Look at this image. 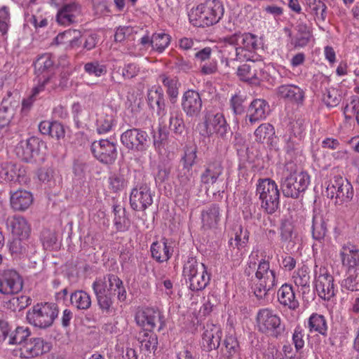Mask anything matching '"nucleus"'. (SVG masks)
<instances>
[{
	"label": "nucleus",
	"instance_id": "f257e3e1",
	"mask_svg": "<svg viewBox=\"0 0 359 359\" xmlns=\"http://www.w3.org/2000/svg\"><path fill=\"white\" fill-rule=\"evenodd\" d=\"M224 12L223 4L219 0H206L191 11L189 18L196 27H210L217 24Z\"/></svg>",
	"mask_w": 359,
	"mask_h": 359
},
{
	"label": "nucleus",
	"instance_id": "f03ea898",
	"mask_svg": "<svg viewBox=\"0 0 359 359\" xmlns=\"http://www.w3.org/2000/svg\"><path fill=\"white\" fill-rule=\"evenodd\" d=\"M277 285L276 271L270 269L269 262L259 261L255 278L251 279V289L258 299H263Z\"/></svg>",
	"mask_w": 359,
	"mask_h": 359
},
{
	"label": "nucleus",
	"instance_id": "7ed1b4c3",
	"mask_svg": "<svg viewBox=\"0 0 359 359\" xmlns=\"http://www.w3.org/2000/svg\"><path fill=\"white\" fill-rule=\"evenodd\" d=\"M256 195L259 196L261 208L268 215L275 213L280 207V191L278 184L270 178L259 179Z\"/></svg>",
	"mask_w": 359,
	"mask_h": 359
},
{
	"label": "nucleus",
	"instance_id": "20e7f679",
	"mask_svg": "<svg viewBox=\"0 0 359 359\" xmlns=\"http://www.w3.org/2000/svg\"><path fill=\"white\" fill-rule=\"evenodd\" d=\"M183 275L189 287L194 292L201 291L208 285L210 276L203 263L198 262L195 257H189L184 264Z\"/></svg>",
	"mask_w": 359,
	"mask_h": 359
},
{
	"label": "nucleus",
	"instance_id": "39448f33",
	"mask_svg": "<svg viewBox=\"0 0 359 359\" xmlns=\"http://www.w3.org/2000/svg\"><path fill=\"white\" fill-rule=\"evenodd\" d=\"M59 313L56 304L41 302L34 305L26 314L27 322L34 327L46 329L50 327L57 318Z\"/></svg>",
	"mask_w": 359,
	"mask_h": 359
},
{
	"label": "nucleus",
	"instance_id": "423d86ee",
	"mask_svg": "<svg viewBox=\"0 0 359 359\" xmlns=\"http://www.w3.org/2000/svg\"><path fill=\"white\" fill-rule=\"evenodd\" d=\"M256 320L259 331L271 337L278 338L285 330L280 316L271 309H260Z\"/></svg>",
	"mask_w": 359,
	"mask_h": 359
},
{
	"label": "nucleus",
	"instance_id": "0eeeda50",
	"mask_svg": "<svg viewBox=\"0 0 359 359\" xmlns=\"http://www.w3.org/2000/svg\"><path fill=\"white\" fill-rule=\"evenodd\" d=\"M200 127V134L204 137H210L216 134L218 137L226 140L232 135L230 126L221 113L208 114Z\"/></svg>",
	"mask_w": 359,
	"mask_h": 359
},
{
	"label": "nucleus",
	"instance_id": "6e6552de",
	"mask_svg": "<svg viewBox=\"0 0 359 359\" xmlns=\"http://www.w3.org/2000/svg\"><path fill=\"white\" fill-rule=\"evenodd\" d=\"M309 180V175L304 172H291L287 176L283 177L280 188L283 195L287 198H299L307 189Z\"/></svg>",
	"mask_w": 359,
	"mask_h": 359
},
{
	"label": "nucleus",
	"instance_id": "1a4fd4ad",
	"mask_svg": "<svg viewBox=\"0 0 359 359\" xmlns=\"http://www.w3.org/2000/svg\"><path fill=\"white\" fill-rule=\"evenodd\" d=\"M229 43L238 46L240 56L245 60L254 57H260L256 54L259 48L258 37L257 35L250 32H241L240 31L229 35L226 39Z\"/></svg>",
	"mask_w": 359,
	"mask_h": 359
},
{
	"label": "nucleus",
	"instance_id": "9d476101",
	"mask_svg": "<svg viewBox=\"0 0 359 359\" xmlns=\"http://www.w3.org/2000/svg\"><path fill=\"white\" fill-rule=\"evenodd\" d=\"M150 140L148 133L141 128L128 129L121 135V144L127 149L135 152L145 151L149 147Z\"/></svg>",
	"mask_w": 359,
	"mask_h": 359
},
{
	"label": "nucleus",
	"instance_id": "9b49d317",
	"mask_svg": "<svg viewBox=\"0 0 359 359\" xmlns=\"http://www.w3.org/2000/svg\"><path fill=\"white\" fill-rule=\"evenodd\" d=\"M326 194L330 198L335 197V203L341 205L352 199L353 189L346 179H344L341 176H335L334 180L327 186Z\"/></svg>",
	"mask_w": 359,
	"mask_h": 359
},
{
	"label": "nucleus",
	"instance_id": "f8f14e48",
	"mask_svg": "<svg viewBox=\"0 0 359 359\" xmlns=\"http://www.w3.org/2000/svg\"><path fill=\"white\" fill-rule=\"evenodd\" d=\"M241 65L237 74L241 80L253 85H258L264 74L265 64L259 57H254Z\"/></svg>",
	"mask_w": 359,
	"mask_h": 359
},
{
	"label": "nucleus",
	"instance_id": "ddd939ff",
	"mask_svg": "<svg viewBox=\"0 0 359 359\" xmlns=\"http://www.w3.org/2000/svg\"><path fill=\"white\" fill-rule=\"evenodd\" d=\"M135 320L139 326L144 329V331L153 332L158 326V331L160 332L165 326L163 314L158 309L151 307L137 312Z\"/></svg>",
	"mask_w": 359,
	"mask_h": 359
},
{
	"label": "nucleus",
	"instance_id": "4468645a",
	"mask_svg": "<svg viewBox=\"0 0 359 359\" xmlns=\"http://www.w3.org/2000/svg\"><path fill=\"white\" fill-rule=\"evenodd\" d=\"M153 203L151 189L147 183L137 184L130 194V205L133 210L144 211Z\"/></svg>",
	"mask_w": 359,
	"mask_h": 359
},
{
	"label": "nucleus",
	"instance_id": "2eb2a0df",
	"mask_svg": "<svg viewBox=\"0 0 359 359\" xmlns=\"http://www.w3.org/2000/svg\"><path fill=\"white\" fill-rule=\"evenodd\" d=\"M90 150L93 156L103 164L111 165L117 158L116 146L108 140L94 141Z\"/></svg>",
	"mask_w": 359,
	"mask_h": 359
},
{
	"label": "nucleus",
	"instance_id": "dca6fc26",
	"mask_svg": "<svg viewBox=\"0 0 359 359\" xmlns=\"http://www.w3.org/2000/svg\"><path fill=\"white\" fill-rule=\"evenodd\" d=\"M334 282V277L325 269H320V274L316 279V290L321 299L330 301L335 296L337 290Z\"/></svg>",
	"mask_w": 359,
	"mask_h": 359
},
{
	"label": "nucleus",
	"instance_id": "f3484780",
	"mask_svg": "<svg viewBox=\"0 0 359 359\" xmlns=\"http://www.w3.org/2000/svg\"><path fill=\"white\" fill-rule=\"evenodd\" d=\"M181 105L187 117L199 116L203 108L201 95L194 90H187L182 95Z\"/></svg>",
	"mask_w": 359,
	"mask_h": 359
},
{
	"label": "nucleus",
	"instance_id": "a211bd4d",
	"mask_svg": "<svg viewBox=\"0 0 359 359\" xmlns=\"http://www.w3.org/2000/svg\"><path fill=\"white\" fill-rule=\"evenodd\" d=\"M22 286V280L15 271L7 270L0 276V293L3 294H17Z\"/></svg>",
	"mask_w": 359,
	"mask_h": 359
},
{
	"label": "nucleus",
	"instance_id": "6ab92c4d",
	"mask_svg": "<svg viewBox=\"0 0 359 359\" xmlns=\"http://www.w3.org/2000/svg\"><path fill=\"white\" fill-rule=\"evenodd\" d=\"M222 337V330L219 325L208 323L204 326L202 334V348L210 351L219 348Z\"/></svg>",
	"mask_w": 359,
	"mask_h": 359
},
{
	"label": "nucleus",
	"instance_id": "aec40b11",
	"mask_svg": "<svg viewBox=\"0 0 359 359\" xmlns=\"http://www.w3.org/2000/svg\"><path fill=\"white\" fill-rule=\"evenodd\" d=\"M40 141L35 137L20 141L15 147L16 155L22 161L31 162L39 154Z\"/></svg>",
	"mask_w": 359,
	"mask_h": 359
},
{
	"label": "nucleus",
	"instance_id": "412c9836",
	"mask_svg": "<svg viewBox=\"0 0 359 359\" xmlns=\"http://www.w3.org/2000/svg\"><path fill=\"white\" fill-rule=\"evenodd\" d=\"M7 229L17 238H29L31 226L27 219L20 215L8 217L6 221Z\"/></svg>",
	"mask_w": 359,
	"mask_h": 359
},
{
	"label": "nucleus",
	"instance_id": "4be33fe9",
	"mask_svg": "<svg viewBox=\"0 0 359 359\" xmlns=\"http://www.w3.org/2000/svg\"><path fill=\"white\" fill-rule=\"evenodd\" d=\"M147 102L150 108L156 109L160 120L167 114L165 95L161 87H153L148 90Z\"/></svg>",
	"mask_w": 359,
	"mask_h": 359
},
{
	"label": "nucleus",
	"instance_id": "5701e85b",
	"mask_svg": "<svg viewBox=\"0 0 359 359\" xmlns=\"http://www.w3.org/2000/svg\"><path fill=\"white\" fill-rule=\"evenodd\" d=\"M92 287L100 309L102 311L109 313L111 311L114 294L107 290L105 283L101 280H95Z\"/></svg>",
	"mask_w": 359,
	"mask_h": 359
},
{
	"label": "nucleus",
	"instance_id": "b1692460",
	"mask_svg": "<svg viewBox=\"0 0 359 359\" xmlns=\"http://www.w3.org/2000/svg\"><path fill=\"white\" fill-rule=\"evenodd\" d=\"M150 251L151 257L158 263L169 260L174 252L171 243L165 238H163L161 241L152 243Z\"/></svg>",
	"mask_w": 359,
	"mask_h": 359
},
{
	"label": "nucleus",
	"instance_id": "393cba45",
	"mask_svg": "<svg viewBox=\"0 0 359 359\" xmlns=\"http://www.w3.org/2000/svg\"><path fill=\"white\" fill-rule=\"evenodd\" d=\"M342 265L353 270L359 265V249L350 243L344 244L339 252Z\"/></svg>",
	"mask_w": 359,
	"mask_h": 359
},
{
	"label": "nucleus",
	"instance_id": "a878e982",
	"mask_svg": "<svg viewBox=\"0 0 359 359\" xmlns=\"http://www.w3.org/2000/svg\"><path fill=\"white\" fill-rule=\"evenodd\" d=\"M138 341L140 344L141 359H146L152 351L154 352L157 348L158 337L154 332H140L138 335Z\"/></svg>",
	"mask_w": 359,
	"mask_h": 359
},
{
	"label": "nucleus",
	"instance_id": "bb28decb",
	"mask_svg": "<svg viewBox=\"0 0 359 359\" xmlns=\"http://www.w3.org/2000/svg\"><path fill=\"white\" fill-rule=\"evenodd\" d=\"M95 280H101L105 283L107 290L116 295L120 302L126 299V291L123 281L116 275L108 273L103 278H97Z\"/></svg>",
	"mask_w": 359,
	"mask_h": 359
},
{
	"label": "nucleus",
	"instance_id": "cd10ccee",
	"mask_svg": "<svg viewBox=\"0 0 359 359\" xmlns=\"http://www.w3.org/2000/svg\"><path fill=\"white\" fill-rule=\"evenodd\" d=\"M277 94L280 98L297 104H302L305 96V93L301 88L291 84L280 86L277 88Z\"/></svg>",
	"mask_w": 359,
	"mask_h": 359
},
{
	"label": "nucleus",
	"instance_id": "c85d7f7f",
	"mask_svg": "<svg viewBox=\"0 0 359 359\" xmlns=\"http://www.w3.org/2000/svg\"><path fill=\"white\" fill-rule=\"evenodd\" d=\"M269 111V105L263 99H255L250 104L248 116L251 124L266 118Z\"/></svg>",
	"mask_w": 359,
	"mask_h": 359
},
{
	"label": "nucleus",
	"instance_id": "c756f323",
	"mask_svg": "<svg viewBox=\"0 0 359 359\" xmlns=\"http://www.w3.org/2000/svg\"><path fill=\"white\" fill-rule=\"evenodd\" d=\"M222 172L223 167L221 162L218 161L209 162L205 165V169L201 174V182L208 186L213 185L218 181Z\"/></svg>",
	"mask_w": 359,
	"mask_h": 359
},
{
	"label": "nucleus",
	"instance_id": "7c9ffc66",
	"mask_svg": "<svg viewBox=\"0 0 359 359\" xmlns=\"http://www.w3.org/2000/svg\"><path fill=\"white\" fill-rule=\"evenodd\" d=\"M221 219L219 205L212 203L206 206L201 212V220L203 227L208 229L216 228Z\"/></svg>",
	"mask_w": 359,
	"mask_h": 359
},
{
	"label": "nucleus",
	"instance_id": "2f4dec72",
	"mask_svg": "<svg viewBox=\"0 0 359 359\" xmlns=\"http://www.w3.org/2000/svg\"><path fill=\"white\" fill-rule=\"evenodd\" d=\"M44 341L41 338L29 339L20 348V356L25 358H32L41 355L43 351Z\"/></svg>",
	"mask_w": 359,
	"mask_h": 359
},
{
	"label": "nucleus",
	"instance_id": "473e14b6",
	"mask_svg": "<svg viewBox=\"0 0 359 359\" xmlns=\"http://www.w3.org/2000/svg\"><path fill=\"white\" fill-rule=\"evenodd\" d=\"M297 33L294 36L293 44L295 48L306 46L312 38V32L306 22L299 19L294 27Z\"/></svg>",
	"mask_w": 359,
	"mask_h": 359
},
{
	"label": "nucleus",
	"instance_id": "72a5a7b5",
	"mask_svg": "<svg viewBox=\"0 0 359 359\" xmlns=\"http://www.w3.org/2000/svg\"><path fill=\"white\" fill-rule=\"evenodd\" d=\"M9 250L15 257L29 256L35 252L34 245L28 242V238H13L9 245Z\"/></svg>",
	"mask_w": 359,
	"mask_h": 359
},
{
	"label": "nucleus",
	"instance_id": "f704fd0d",
	"mask_svg": "<svg viewBox=\"0 0 359 359\" xmlns=\"http://www.w3.org/2000/svg\"><path fill=\"white\" fill-rule=\"evenodd\" d=\"M278 299L280 304L287 306L290 309L295 310L299 307V302L295 297L292 287L283 284L278 291Z\"/></svg>",
	"mask_w": 359,
	"mask_h": 359
},
{
	"label": "nucleus",
	"instance_id": "c9c22d12",
	"mask_svg": "<svg viewBox=\"0 0 359 359\" xmlns=\"http://www.w3.org/2000/svg\"><path fill=\"white\" fill-rule=\"evenodd\" d=\"M33 197L30 192L25 190H18L11 196V205L15 210L23 211L32 203Z\"/></svg>",
	"mask_w": 359,
	"mask_h": 359
},
{
	"label": "nucleus",
	"instance_id": "e433bc0d",
	"mask_svg": "<svg viewBox=\"0 0 359 359\" xmlns=\"http://www.w3.org/2000/svg\"><path fill=\"white\" fill-rule=\"evenodd\" d=\"M327 231V224L323 215L319 212H314L311 225L313 238L322 242L324 241Z\"/></svg>",
	"mask_w": 359,
	"mask_h": 359
},
{
	"label": "nucleus",
	"instance_id": "4c0bfd02",
	"mask_svg": "<svg viewBox=\"0 0 359 359\" xmlns=\"http://www.w3.org/2000/svg\"><path fill=\"white\" fill-rule=\"evenodd\" d=\"M158 79L166 88V93L172 103H175L179 95L180 83L176 76H169L166 74H160Z\"/></svg>",
	"mask_w": 359,
	"mask_h": 359
},
{
	"label": "nucleus",
	"instance_id": "58836bf2",
	"mask_svg": "<svg viewBox=\"0 0 359 359\" xmlns=\"http://www.w3.org/2000/svg\"><path fill=\"white\" fill-rule=\"evenodd\" d=\"M254 135L257 142L273 145L275 129L270 123H262L255 130Z\"/></svg>",
	"mask_w": 359,
	"mask_h": 359
},
{
	"label": "nucleus",
	"instance_id": "ea45409f",
	"mask_svg": "<svg viewBox=\"0 0 359 359\" xmlns=\"http://www.w3.org/2000/svg\"><path fill=\"white\" fill-rule=\"evenodd\" d=\"M54 68L53 56L50 53H45L39 56L34 62L35 73L40 75L50 76V72Z\"/></svg>",
	"mask_w": 359,
	"mask_h": 359
},
{
	"label": "nucleus",
	"instance_id": "a19ab883",
	"mask_svg": "<svg viewBox=\"0 0 359 359\" xmlns=\"http://www.w3.org/2000/svg\"><path fill=\"white\" fill-rule=\"evenodd\" d=\"M239 345L237 339L233 336H226L221 348L219 359H233L238 355Z\"/></svg>",
	"mask_w": 359,
	"mask_h": 359
},
{
	"label": "nucleus",
	"instance_id": "79ce46f5",
	"mask_svg": "<svg viewBox=\"0 0 359 359\" xmlns=\"http://www.w3.org/2000/svg\"><path fill=\"white\" fill-rule=\"evenodd\" d=\"M22 174L20 168L11 162L3 163L0 165V179L8 182L17 180Z\"/></svg>",
	"mask_w": 359,
	"mask_h": 359
},
{
	"label": "nucleus",
	"instance_id": "37998d69",
	"mask_svg": "<svg viewBox=\"0 0 359 359\" xmlns=\"http://www.w3.org/2000/svg\"><path fill=\"white\" fill-rule=\"evenodd\" d=\"M113 212L114 214V224L116 231L120 232L128 231L130 227V221L126 217L125 208L119 205H114Z\"/></svg>",
	"mask_w": 359,
	"mask_h": 359
},
{
	"label": "nucleus",
	"instance_id": "c03bdc74",
	"mask_svg": "<svg viewBox=\"0 0 359 359\" xmlns=\"http://www.w3.org/2000/svg\"><path fill=\"white\" fill-rule=\"evenodd\" d=\"M308 327L311 332H315L323 336L327 335V321L323 315L313 313L309 318Z\"/></svg>",
	"mask_w": 359,
	"mask_h": 359
},
{
	"label": "nucleus",
	"instance_id": "a18cd8bd",
	"mask_svg": "<svg viewBox=\"0 0 359 359\" xmlns=\"http://www.w3.org/2000/svg\"><path fill=\"white\" fill-rule=\"evenodd\" d=\"M71 304L79 310H86L91 305L90 295L83 290H76L70 295Z\"/></svg>",
	"mask_w": 359,
	"mask_h": 359
},
{
	"label": "nucleus",
	"instance_id": "49530a36",
	"mask_svg": "<svg viewBox=\"0 0 359 359\" xmlns=\"http://www.w3.org/2000/svg\"><path fill=\"white\" fill-rule=\"evenodd\" d=\"M177 180L180 186L186 191H190L195 186V177L192 169L179 168L177 170Z\"/></svg>",
	"mask_w": 359,
	"mask_h": 359
},
{
	"label": "nucleus",
	"instance_id": "de8ad7c7",
	"mask_svg": "<svg viewBox=\"0 0 359 359\" xmlns=\"http://www.w3.org/2000/svg\"><path fill=\"white\" fill-rule=\"evenodd\" d=\"M114 117L111 111L110 113H102L98 116L96 121V130L99 134H105L109 132L114 124Z\"/></svg>",
	"mask_w": 359,
	"mask_h": 359
},
{
	"label": "nucleus",
	"instance_id": "09e8293b",
	"mask_svg": "<svg viewBox=\"0 0 359 359\" xmlns=\"http://www.w3.org/2000/svg\"><path fill=\"white\" fill-rule=\"evenodd\" d=\"M169 128L177 136H181L185 130V124L182 114L178 111L170 112Z\"/></svg>",
	"mask_w": 359,
	"mask_h": 359
},
{
	"label": "nucleus",
	"instance_id": "8fccbe9b",
	"mask_svg": "<svg viewBox=\"0 0 359 359\" xmlns=\"http://www.w3.org/2000/svg\"><path fill=\"white\" fill-rule=\"evenodd\" d=\"M171 36L164 32L152 34L151 48L158 53H163L170 45Z\"/></svg>",
	"mask_w": 359,
	"mask_h": 359
},
{
	"label": "nucleus",
	"instance_id": "3c124183",
	"mask_svg": "<svg viewBox=\"0 0 359 359\" xmlns=\"http://www.w3.org/2000/svg\"><path fill=\"white\" fill-rule=\"evenodd\" d=\"M197 147L186 146L184 149V155L180 159V163L184 168L192 169V167L196 163L197 158Z\"/></svg>",
	"mask_w": 359,
	"mask_h": 359
},
{
	"label": "nucleus",
	"instance_id": "603ef678",
	"mask_svg": "<svg viewBox=\"0 0 359 359\" xmlns=\"http://www.w3.org/2000/svg\"><path fill=\"white\" fill-rule=\"evenodd\" d=\"M31 332L27 327L19 326L9 336L8 344L23 345L29 339Z\"/></svg>",
	"mask_w": 359,
	"mask_h": 359
},
{
	"label": "nucleus",
	"instance_id": "864d4df0",
	"mask_svg": "<svg viewBox=\"0 0 359 359\" xmlns=\"http://www.w3.org/2000/svg\"><path fill=\"white\" fill-rule=\"evenodd\" d=\"M293 278L295 285L302 288L303 294L310 290V275L307 268L299 269Z\"/></svg>",
	"mask_w": 359,
	"mask_h": 359
},
{
	"label": "nucleus",
	"instance_id": "5fc2aeb1",
	"mask_svg": "<svg viewBox=\"0 0 359 359\" xmlns=\"http://www.w3.org/2000/svg\"><path fill=\"white\" fill-rule=\"evenodd\" d=\"M341 286L350 291H359V269L348 270V276L341 283Z\"/></svg>",
	"mask_w": 359,
	"mask_h": 359
},
{
	"label": "nucleus",
	"instance_id": "6e6d98bb",
	"mask_svg": "<svg viewBox=\"0 0 359 359\" xmlns=\"http://www.w3.org/2000/svg\"><path fill=\"white\" fill-rule=\"evenodd\" d=\"M229 35L223 38V53L226 56L229 60H245L244 57L240 56V51H238V46L237 45L231 44L227 41Z\"/></svg>",
	"mask_w": 359,
	"mask_h": 359
},
{
	"label": "nucleus",
	"instance_id": "4d7b16f0",
	"mask_svg": "<svg viewBox=\"0 0 359 359\" xmlns=\"http://www.w3.org/2000/svg\"><path fill=\"white\" fill-rule=\"evenodd\" d=\"M83 69L88 74L93 75L97 77L105 75L107 72V66L101 64L97 60H93L86 63Z\"/></svg>",
	"mask_w": 359,
	"mask_h": 359
},
{
	"label": "nucleus",
	"instance_id": "13d9d810",
	"mask_svg": "<svg viewBox=\"0 0 359 359\" xmlns=\"http://www.w3.org/2000/svg\"><path fill=\"white\" fill-rule=\"evenodd\" d=\"M15 113L13 106L8 105L7 101L3 100L0 107V127L3 128L9 124Z\"/></svg>",
	"mask_w": 359,
	"mask_h": 359
},
{
	"label": "nucleus",
	"instance_id": "bf43d9fd",
	"mask_svg": "<svg viewBox=\"0 0 359 359\" xmlns=\"http://www.w3.org/2000/svg\"><path fill=\"white\" fill-rule=\"evenodd\" d=\"M69 80V74L67 72H62L60 75L50 74L47 76L45 83H50V87L48 89H56L57 88H63L67 86Z\"/></svg>",
	"mask_w": 359,
	"mask_h": 359
},
{
	"label": "nucleus",
	"instance_id": "052dcab7",
	"mask_svg": "<svg viewBox=\"0 0 359 359\" xmlns=\"http://www.w3.org/2000/svg\"><path fill=\"white\" fill-rule=\"evenodd\" d=\"M248 232L247 230L243 231L241 227L239 228V232L237 231L235 235L234 241L232 239L229 241V245L233 248L236 247L238 250L244 248L248 241Z\"/></svg>",
	"mask_w": 359,
	"mask_h": 359
},
{
	"label": "nucleus",
	"instance_id": "680f3d73",
	"mask_svg": "<svg viewBox=\"0 0 359 359\" xmlns=\"http://www.w3.org/2000/svg\"><path fill=\"white\" fill-rule=\"evenodd\" d=\"M110 189L114 192H118L122 190L126 186V180L124 176L121 174H113L109 178Z\"/></svg>",
	"mask_w": 359,
	"mask_h": 359
},
{
	"label": "nucleus",
	"instance_id": "e2e57ef3",
	"mask_svg": "<svg viewBox=\"0 0 359 359\" xmlns=\"http://www.w3.org/2000/svg\"><path fill=\"white\" fill-rule=\"evenodd\" d=\"M140 71V67L137 64L128 63L122 68L121 75L124 79H131L137 76Z\"/></svg>",
	"mask_w": 359,
	"mask_h": 359
},
{
	"label": "nucleus",
	"instance_id": "0e129e2a",
	"mask_svg": "<svg viewBox=\"0 0 359 359\" xmlns=\"http://www.w3.org/2000/svg\"><path fill=\"white\" fill-rule=\"evenodd\" d=\"M305 130L304 121L297 120L291 124L290 136L294 139L300 141Z\"/></svg>",
	"mask_w": 359,
	"mask_h": 359
},
{
	"label": "nucleus",
	"instance_id": "69168bd1",
	"mask_svg": "<svg viewBox=\"0 0 359 359\" xmlns=\"http://www.w3.org/2000/svg\"><path fill=\"white\" fill-rule=\"evenodd\" d=\"M10 22V13L8 8L3 6L0 8V32L2 35L7 33Z\"/></svg>",
	"mask_w": 359,
	"mask_h": 359
},
{
	"label": "nucleus",
	"instance_id": "338daca9",
	"mask_svg": "<svg viewBox=\"0 0 359 359\" xmlns=\"http://www.w3.org/2000/svg\"><path fill=\"white\" fill-rule=\"evenodd\" d=\"M41 241L45 248H51L57 242V236L54 231L45 229L41 233Z\"/></svg>",
	"mask_w": 359,
	"mask_h": 359
},
{
	"label": "nucleus",
	"instance_id": "774afa93",
	"mask_svg": "<svg viewBox=\"0 0 359 359\" xmlns=\"http://www.w3.org/2000/svg\"><path fill=\"white\" fill-rule=\"evenodd\" d=\"M305 330L300 326H297L292 334V341L297 351L302 349L304 346Z\"/></svg>",
	"mask_w": 359,
	"mask_h": 359
}]
</instances>
